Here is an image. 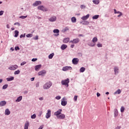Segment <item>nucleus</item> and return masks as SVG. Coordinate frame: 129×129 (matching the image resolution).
I'll list each match as a JSON object with an SVG mask.
<instances>
[{
	"label": "nucleus",
	"instance_id": "26",
	"mask_svg": "<svg viewBox=\"0 0 129 129\" xmlns=\"http://www.w3.org/2000/svg\"><path fill=\"white\" fill-rule=\"evenodd\" d=\"M121 91L120 89H118L116 92H114V94H120Z\"/></svg>",
	"mask_w": 129,
	"mask_h": 129
},
{
	"label": "nucleus",
	"instance_id": "55",
	"mask_svg": "<svg viewBox=\"0 0 129 129\" xmlns=\"http://www.w3.org/2000/svg\"><path fill=\"white\" fill-rule=\"evenodd\" d=\"M39 39V37L38 36H36L35 38H34V40H38Z\"/></svg>",
	"mask_w": 129,
	"mask_h": 129
},
{
	"label": "nucleus",
	"instance_id": "8",
	"mask_svg": "<svg viewBox=\"0 0 129 129\" xmlns=\"http://www.w3.org/2000/svg\"><path fill=\"white\" fill-rule=\"evenodd\" d=\"M72 62L74 64V65H77V64H78V62H79V59L77 58H74L72 60Z\"/></svg>",
	"mask_w": 129,
	"mask_h": 129
},
{
	"label": "nucleus",
	"instance_id": "54",
	"mask_svg": "<svg viewBox=\"0 0 129 129\" xmlns=\"http://www.w3.org/2000/svg\"><path fill=\"white\" fill-rule=\"evenodd\" d=\"M25 64H26V62H23L21 63V66H23V65H25Z\"/></svg>",
	"mask_w": 129,
	"mask_h": 129
},
{
	"label": "nucleus",
	"instance_id": "53",
	"mask_svg": "<svg viewBox=\"0 0 129 129\" xmlns=\"http://www.w3.org/2000/svg\"><path fill=\"white\" fill-rule=\"evenodd\" d=\"M16 25H18V26H20V23H19L18 22L15 23H14V26H16Z\"/></svg>",
	"mask_w": 129,
	"mask_h": 129
},
{
	"label": "nucleus",
	"instance_id": "64",
	"mask_svg": "<svg viewBox=\"0 0 129 129\" xmlns=\"http://www.w3.org/2000/svg\"><path fill=\"white\" fill-rule=\"evenodd\" d=\"M11 29H12V31H14L15 28L13 27V28H11Z\"/></svg>",
	"mask_w": 129,
	"mask_h": 129
},
{
	"label": "nucleus",
	"instance_id": "39",
	"mask_svg": "<svg viewBox=\"0 0 129 129\" xmlns=\"http://www.w3.org/2000/svg\"><path fill=\"white\" fill-rule=\"evenodd\" d=\"M78 96H75L74 98V100L75 101H77V98H78Z\"/></svg>",
	"mask_w": 129,
	"mask_h": 129
},
{
	"label": "nucleus",
	"instance_id": "44",
	"mask_svg": "<svg viewBox=\"0 0 129 129\" xmlns=\"http://www.w3.org/2000/svg\"><path fill=\"white\" fill-rule=\"evenodd\" d=\"M114 14H119L120 13V12L119 11L117 12L116 10L115 9L114 10Z\"/></svg>",
	"mask_w": 129,
	"mask_h": 129
},
{
	"label": "nucleus",
	"instance_id": "29",
	"mask_svg": "<svg viewBox=\"0 0 129 129\" xmlns=\"http://www.w3.org/2000/svg\"><path fill=\"white\" fill-rule=\"evenodd\" d=\"M72 23H76V18L73 17L71 18Z\"/></svg>",
	"mask_w": 129,
	"mask_h": 129
},
{
	"label": "nucleus",
	"instance_id": "12",
	"mask_svg": "<svg viewBox=\"0 0 129 129\" xmlns=\"http://www.w3.org/2000/svg\"><path fill=\"white\" fill-rule=\"evenodd\" d=\"M57 20V17L56 16H53L49 19L50 22H55Z\"/></svg>",
	"mask_w": 129,
	"mask_h": 129
},
{
	"label": "nucleus",
	"instance_id": "46",
	"mask_svg": "<svg viewBox=\"0 0 129 129\" xmlns=\"http://www.w3.org/2000/svg\"><path fill=\"white\" fill-rule=\"evenodd\" d=\"M25 37H26V35L25 34H22L20 36V38H25Z\"/></svg>",
	"mask_w": 129,
	"mask_h": 129
},
{
	"label": "nucleus",
	"instance_id": "41",
	"mask_svg": "<svg viewBox=\"0 0 129 129\" xmlns=\"http://www.w3.org/2000/svg\"><path fill=\"white\" fill-rule=\"evenodd\" d=\"M36 115L35 114H33L32 116H31V118L32 119H34L35 117H36Z\"/></svg>",
	"mask_w": 129,
	"mask_h": 129
},
{
	"label": "nucleus",
	"instance_id": "49",
	"mask_svg": "<svg viewBox=\"0 0 129 129\" xmlns=\"http://www.w3.org/2000/svg\"><path fill=\"white\" fill-rule=\"evenodd\" d=\"M119 14V15L117 16L118 18H119V17H121V16H122V13H121V12Z\"/></svg>",
	"mask_w": 129,
	"mask_h": 129
},
{
	"label": "nucleus",
	"instance_id": "45",
	"mask_svg": "<svg viewBox=\"0 0 129 129\" xmlns=\"http://www.w3.org/2000/svg\"><path fill=\"white\" fill-rule=\"evenodd\" d=\"M115 116H116L117 115H118V112H117V110H116L114 113Z\"/></svg>",
	"mask_w": 129,
	"mask_h": 129
},
{
	"label": "nucleus",
	"instance_id": "61",
	"mask_svg": "<svg viewBox=\"0 0 129 129\" xmlns=\"http://www.w3.org/2000/svg\"><path fill=\"white\" fill-rule=\"evenodd\" d=\"M31 81H34V80H35V78H32L31 79Z\"/></svg>",
	"mask_w": 129,
	"mask_h": 129
},
{
	"label": "nucleus",
	"instance_id": "27",
	"mask_svg": "<svg viewBox=\"0 0 129 129\" xmlns=\"http://www.w3.org/2000/svg\"><path fill=\"white\" fill-rule=\"evenodd\" d=\"M97 40H98L97 37H95L93 38L92 42L93 43H96V42H97Z\"/></svg>",
	"mask_w": 129,
	"mask_h": 129
},
{
	"label": "nucleus",
	"instance_id": "2",
	"mask_svg": "<svg viewBox=\"0 0 129 129\" xmlns=\"http://www.w3.org/2000/svg\"><path fill=\"white\" fill-rule=\"evenodd\" d=\"M52 86V83L51 82H49L46 83L44 86L43 88L44 89H49Z\"/></svg>",
	"mask_w": 129,
	"mask_h": 129
},
{
	"label": "nucleus",
	"instance_id": "42",
	"mask_svg": "<svg viewBox=\"0 0 129 129\" xmlns=\"http://www.w3.org/2000/svg\"><path fill=\"white\" fill-rule=\"evenodd\" d=\"M28 16H20V19H26V18H27Z\"/></svg>",
	"mask_w": 129,
	"mask_h": 129
},
{
	"label": "nucleus",
	"instance_id": "6",
	"mask_svg": "<svg viewBox=\"0 0 129 129\" xmlns=\"http://www.w3.org/2000/svg\"><path fill=\"white\" fill-rule=\"evenodd\" d=\"M51 117V110L48 109L47 112L46 113L45 117L46 118H49Z\"/></svg>",
	"mask_w": 129,
	"mask_h": 129
},
{
	"label": "nucleus",
	"instance_id": "33",
	"mask_svg": "<svg viewBox=\"0 0 129 129\" xmlns=\"http://www.w3.org/2000/svg\"><path fill=\"white\" fill-rule=\"evenodd\" d=\"M85 71V68L84 67H82L80 69V72L81 73H83Z\"/></svg>",
	"mask_w": 129,
	"mask_h": 129
},
{
	"label": "nucleus",
	"instance_id": "38",
	"mask_svg": "<svg viewBox=\"0 0 129 129\" xmlns=\"http://www.w3.org/2000/svg\"><path fill=\"white\" fill-rule=\"evenodd\" d=\"M8 88V84L4 85L3 87V89H7Z\"/></svg>",
	"mask_w": 129,
	"mask_h": 129
},
{
	"label": "nucleus",
	"instance_id": "1",
	"mask_svg": "<svg viewBox=\"0 0 129 129\" xmlns=\"http://www.w3.org/2000/svg\"><path fill=\"white\" fill-rule=\"evenodd\" d=\"M69 82H70L69 79H66V80H62L61 81V84H62V85H64L67 87H68Z\"/></svg>",
	"mask_w": 129,
	"mask_h": 129
},
{
	"label": "nucleus",
	"instance_id": "57",
	"mask_svg": "<svg viewBox=\"0 0 129 129\" xmlns=\"http://www.w3.org/2000/svg\"><path fill=\"white\" fill-rule=\"evenodd\" d=\"M39 83H36V87H39Z\"/></svg>",
	"mask_w": 129,
	"mask_h": 129
},
{
	"label": "nucleus",
	"instance_id": "60",
	"mask_svg": "<svg viewBox=\"0 0 129 129\" xmlns=\"http://www.w3.org/2000/svg\"><path fill=\"white\" fill-rule=\"evenodd\" d=\"M7 29H10V25L7 24Z\"/></svg>",
	"mask_w": 129,
	"mask_h": 129
},
{
	"label": "nucleus",
	"instance_id": "14",
	"mask_svg": "<svg viewBox=\"0 0 129 129\" xmlns=\"http://www.w3.org/2000/svg\"><path fill=\"white\" fill-rule=\"evenodd\" d=\"M88 18H89V14H87L86 16H83L81 19L82 20H83V21H86V20H87V19H88Z\"/></svg>",
	"mask_w": 129,
	"mask_h": 129
},
{
	"label": "nucleus",
	"instance_id": "17",
	"mask_svg": "<svg viewBox=\"0 0 129 129\" xmlns=\"http://www.w3.org/2000/svg\"><path fill=\"white\" fill-rule=\"evenodd\" d=\"M7 104V102L6 101H2L0 102V106H5Z\"/></svg>",
	"mask_w": 129,
	"mask_h": 129
},
{
	"label": "nucleus",
	"instance_id": "20",
	"mask_svg": "<svg viewBox=\"0 0 129 129\" xmlns=\"http://www.w3.org/2000/svg\"><path fill=\"white\" fill-rule=\"evenodd\" d=\"M29 123L28 121L26 122L24 126V129H28L29 127Z\"/></svg>",
	"mask_w": 129,
	"mask_h": 129
},
{
	"label": "nucleus",
	"instance_id": "35",
	"mask_svg": "<svg viewBox=\"0 0 129 129\" xmlns=\"http://www.w3.org/2000/svg\"><path fill=\"white\" fill-rule=\"evenodd\" d=\"M27 38H32L33 37V34H28L26 35Z\"/></svg>",
	"mask_w": 129,
	"mask_h": 129
},
{
	"label": "nucleus",
	"instance_id": "5",
	"mask_svg": "<svg viewBox=\"0 0 129 129\" xmlns=\"http://www.w3.org/2000/svg\"><path fill=\"white\" fill-rule=\"evenodd\" d=\"M62 71H68V70H72V67L66 66L62 68Z\"/></svg>",
	"mask_w": 129,
	"mask_h": 129
},
{
	"label": "nucleus",
	"instance_id": "36",
	"mask_svg": "<svg viewBox=\"0 0 129 129\" xmlns=\"http://www.w3.org/2000/svg\"><path fill=\"white\" fill-rule=\"evenodd\" d=\"M15 75H17L18 74H20V70H18L17 71L14 72Z\"/></svg>",
	"mask_w": 129,
	"mask_h": 129
},
{
	"label": "nucleus",
	"instance_id": "3",
	"mask_svg": "<svg viewBox=\"0 0 129 129\" xmlns=\"http://www.w3.org/2000/svg\"><path fill=\"white\" fill-rule=\"evenodd\" d=\"M37 9L38 10H40V11H42L43 12H47V11H48V9L43 6H38Z\"/></svg>",
	"mask_w": 129,
	"mask_h": 129
},
{
	"label": "nucleus",
	"instance_id": "37",
	"mask_svg": "<svg viewBox=\"0 0 129 129\" xmlns=\"http://www.w3.org/2000/svg\"><path fill=\"white\" fill-rule=\"evenodd\" d=\"M120 111L121 112H123V111H124V107L123 106L121 107Z\"/></svg>",
	"mask_w": 129,
	"mask_h": 129
},
{
	"label": "nucleus",
	"instance_id": "52",
	"mask_svg": "<svg viewBox=\"0 0 129 129\" xmlns=\"http://www.w3.org/2000/svg\"><path fill=\"white\" fill-rule=\"evenodd\" d=\"M37 58H33L32 59V62H35V61H37Z\"/></svg>",
	"mask_w": 129,
	"mask_h": 129
},
{
	"label": "nucleus",
	"instance_id": "56",
	"mask_svg": "<svg viewBox=\"0 0 129 129\" xmlns=\"http://www.w3.org/2000/svg\"><path fill=\"white\" fill-rule=\"evenodd\" d=\"M100 96V94L99 93H97V97H99Z\"/></svg>",
	"mask_w": 129,
	"mask_h": 129
},
{
	"label": "nucleus",
	"instance_id": "62",
	"mask_svg": "<svg viewBox=\"0 0 129 129\" xmlns=\"http://www.w3.org/2000/svg\"><path fill=\"white\" fill-rule=\"evenodd\" d=\"M71 48H74V44H72L71 45Z\"/></svg>",
	"mask_w": 129,
	"mask_h": 129
},
{
	"label": "nucleus",
	"instance_id": "32",
	"mask_svg": "<svg viewBox=\"0 0 129 129\" xmlns=\"http://www.w3.org/2000/svg\"><path fill=\"white\" fill-rule=\"evenodd\" d=\"M98 18H99V15H95L92 17L93 20H97Z\"/></svg>",
	"mask_w": 129,
	"mask_h": 129
},
{
	"label": "nucleus",
	"instance_id": "21",
	"mask_svg": "<svg viewBox=\"0 0 129 129\" xmlns=\"http://www.w3.org/2000/svg\"><path fill=\"white\" fill-rule=\"evenodd\" d=\"M22 99H23V96H20L16 100V102H20V101H21V100H22Z\"/></svg>",
	"mask_w": 129,
	"mask_h": 129
},
{
	"label": "nucleus",
	"instance_id": "48",
	"mask_svg": "<svg viewBox=\"0 0 129 129\" xmlns=\"http://www.w3.org/2000/svg\"><path fill=\"white\" fill-rule=\"evenodd\" d=\"M86 7L84 5L81 6V9H85Z\"/></svg>",
	"mask_w": 129,
	"mask_h": 129
},
{
	"label": "nucleus",
	"instance_id": "19",
	"mask_svg": "<svg viewBox=\"0 0 129 129\" xmlns=\"http://www.w3.org/2000/svg\"><path fill=\"white\" fill-rule=\"evenodd\" d=\"M5 114H6V115H9L11 114V111H10V110H9V109H6Z\"/></svg>",
	"mask_w": 129,
	"mask_h": 129
},
{
	"label": "nucleus",
	"instance_id": "50",
	"mask_svg": "<svg viewBox=\"0 0 129 129\" xmlns=\"http://www.w3.org/2000/svg\"><path fill=\"white\" fill-rule=\"evenodd\" d=\"M3 15H4V11H0V16H3Z\"/></svg>",
	"mask_w": 129,
	"mask_h": 129
},
{
	"label": "nucleus",
	"instance_id": "16",
	"mask_svg": "<svg viewBox=\"0 0 129 129\" xmlns=\"http://www.w3.org/2000/svg\"><path fill=\"white\" fill-rule=\"evenodd\" d=\"M69 41H70V38H66L63 39V42L65 44L68 43V42H69Z\"/></svg>",
	"mask_w": 129,
	"mask_h": 129
},
{
	"label": "nucleus",
	"instance_id": "24",
	"mask_svg": "<svg viewBox=\"0 0 129 129\" xmlns=\"http://www.w3.org/2000/svg\"><path fill=\"white\" fill-rule=\"evenodd\" d=\"M59 32H60V31L58 29H54L53 30V33H57V34L56 36H59Z\"/></svg>",
	"mask_w": 129,
	"mask_h": 129
},
{
	"label": "nucleus",
	"instance_id": "30",
	"mask_svg": "<svg viewBox=\"0 0 129 129\" xmlns=\"http://www.w3.org/2000/svg\"><path fill=\"white\" fill-rule=\"evenodd\" d=\"M14 79V77H12L11 78H7V81H13Z\"/></svg>",
	"mask_w": 129,
	"mask_h": 129
},
{
	"label": "nucleus",
	"instance_id": "22",
	"mask_svg": "<svg viewBox=\"0 0 129 129\" xmlns=\"http://www.w3.org/2000/svg\"><path fill=\"white\" fill-rule=\"evenodd\" d=\"M66 48H67V45L66 44H62L60 47V48L61 49V50H65Z\"/></svg>",
	"mask_w": 129,
	"mask_h": 129
},
{
	"label": "nucleus",
	"instance_id": "10",
	"mask_svg": "<svg viewBox=\"0 0 129 129\" xmlns=\"http://www.w3.org/2000/svg\"><path fill=\"white\" fill-rule=\"evenodd\" d=\"M57 118L59 119H64V118H65V114H60L58 116H57Z\"/></svg>",
	"mask_w": 129,
	"mask_h": 129
},
{
	"label": "nucleus",
	"instance_id": "13",
	"mask_svg": "<svg viewBox=\"0 0 129 129\" xmlns=\"http://www.w3.org/2000/svg\"><path fill=\"white\" fill-rule=\"evenodd\" d=\"M41 4L42 2H41V1H36L33 4V6L34 7H37L38 6H39V5H41Z\"/></svg>",
	"mask_w": 129,
	"mask_h": 129
},
{
	"label": "nucleus",
	"instance_id": "51",
	"mask_svg": "<svg viewBox=\"0 0 129 129\" xmlns=\"http://www.w3.org/2000/svg\"><path fill=\"white\" fill-rule=\"evenodd\" d=\"M89 46L91 47H94V46H95V44H90Z\"/></svg>",
	"mask_w": 129,
	"mask_h": 129
},
{
	"label": "nucleus",
	"instance_id": "23",
	"mask_svg": "<svg viewBox=\"0 0 129 129\" xmlns=\"http://www.w3.org/2000/svg\"><path fill=\"white\" fill-rule=\"evenodd\" d=\"M67 31H69V28L68 27H65L62 30V33H65L66 32H67Z\"/></svg>",
	"mask_w": 129,
	"mask_h": 129
},
{
	"label": "nucleus",
	"instance_id": "31",
	"mask_svg": "<svg viewBox=\"0 0 129 129\" xmlns=\"http://www.w3.org/2000/svg\"><path fill=\"white\" fill-rule=\"evenodd\" d=\"M53 57H54V53H51L48 56L49 59H52V58H53Z\"/></svg>",
	"mask_w": 129,
	"mask_h": 129
},
{
	"label": "nucleus",
	"instance_id": "25",
	"mask_svg": "<svg viewBox=\"0 0 129 129\" xmlns=\"http://www.w3.org/2000/svg\"><path fill=\"white\" fill-rule=\"evenodd\" d=\"M18 36H19V31L18 30H15L14 37H15V38H17Z\"/></svg>",
	"mask_w": 129,
	"mask_h": 129
},
{
	"label": "nucleus",
	"instance_id": "11",
	"mask_svg": "<svg viewBox=\"0 0 129 129\" xmlns=\"http://www.w3.org/2000/svg\"><path fill=\"white\" fill-rule=\"evenodd\" d=\"M61 104L62 106H65L67 104V102L65 101V98H63L61 99Z\"/></svg>",
	"mask_w": 129,
	"mask_h": 129
},
{
	"label": "nucleus",
	"instance_id": "4",
	"mask_svg": "<svg viewBox=\"0 0 129 129\" xmlns=\"http://www.w3.org/2000/svg\"><path fill=\"white\" fill-rule=\"evenodd\" d=\"M80 41V40L79 38H76L74 39L73 40L70 41V43H72L73 44H78V43H79Z\"/></svg>",
	"mask_w": 129,
	"mask_h": 129
},
{
	"label": "nucleus",
	"instance_id": "15",
	"mask_svg": "<svg viewBox=\"0 0 129 129\" xmlns=\"http://www.w3.org/2000/svg\"><path fill=\"white\" fill-rule=\"evenodd\" d=\"M43 74H46V71L43 70L38 73V76H41V75H43Z\"/></svg>",
	"mask_w": 129,
	"mask_h": 129
},
{
	"label": "nucleus",
	"instance_id": "63",
	"mask_svg": "<svg viewBox=\"0 0 129 129\" xmlns=\"http://www.w3.org/2000/svg\"><path fill=\"white\" fill-rule=\"evenodd\" d=\"M10 50H12V51H14V48H13V47H11V48H10Z\"/></svg>",
	"mask_w": 129,
	"mask_h": 129
},
{
	"label": "nucleus",
	"instance_id": "43",
	"mask_svg": "<svg viewBox=\"0 0 129 129\" xmlns=\"http://www.w3.org/2000/svg\"><path fill=\"white\" fill-rule=\"evenodd\" d=\"M56 99H57V100H59V99H61V96H57L55 97Z\"/></svg>",
	"mask_w": 129,
	"mask_h": 129
},
{
	"label": "nucleus",
	"instance_id": "40",
	"mask_svg": "<svg viewBox=\"0 0 129 129\" xmlns=\"http://www.w3.org/2000/svg\"><path fill=\"white\" fill-rule=\"evenodd\" d=\"M97 47H98V48H100L101 47H102V44H100V43H98L97 44Z\"/></svg>",
	"mask_w": 129,
	"mask_h": 129
},
{
	"label": "nucleus",
	"instance_id": "34",
	"mask_svg": "<svg viewBox=\"0 0 129 129\" xmlns=\"http://www.w3.org/2000/svg\"><path fill=\"white\" fill-rule=\"evenodd\" d=\"M115 74H117V73H118V69L117 68H115L114 69Z\"/></svg>",
	"mask_w": 129,
	"mask_h": 129
},
{
	"label": "nucleus",
	"instance_id": "9",
	"mask_svg": "<svg viewBox=\"0 0 129 129\" xmlns=\"http://www.w3.org/2000/svg\"><path fill=\"white\" fill-rule=\"evenodd\" d=\"M61 112H62V109H58V111L54 112V114L57 117L59 115L61 114Z\"/></svg>",
	"mask_w": 129,
	"mask_h": 129
},
{
	"label": "nucleus",
	"instance_id": "58",
	"mask_svg": "<svg viewBox=\"0 0 129 129\" xmlns=\"http://www.w3.org/2000/svg\"><path fill=\"white\" fill-rule=\"evenodd\" d=\"M39 100H44V98L43 97H40L39 98Z\"/></svg>",
	"mask_w": 129,
	"mask_h": 129
},
{
	"label": "nucleus",
	"instance_id": "18",
	"mask_svg": "<svg viewBox=\"0 0 129 129\" xmlns=\"http://www.w3.org/2000/svg\"><path fill=\"white\" fill-rule=\"evenodd\" d=\"M41 67H42V65L41 64H38L35 67V69L36 70V71H38V69H40V68H41Z\"/></svg>",
	"mask_w": 129,
	"mask_h": 129
},
{
	"label": "nucleus",
	"instance_id": "47",
	"mask_svg": "<svg viewBox=\"0 0 129 129\" xmlns=\"http://www.w3.org/2000/svg\"><path fill=\"white\" fill-rule=\"evenodd\" d=\"M15 49L17 51L18 50H20V47H19L18 46H16L15 47Z\"/></svg>",
	"mask_w": 129,
	"mask_h": 129
},
{
	"label": "nucleus",
	"instance_id": "7",
	"mask_svg": "<svg viewBox=\"0 0 129 129\" xmlns=\"http://www.w3.org/2000/svg\"><path fill=\"white\" fill-rule=\"evenodd\" d=\"M18 66L17 65H14V66H12L11 67H9L8 69H9V70H16V69H18Z\"/></svg>",
	"mask_w": 129,
	"mask_h": 129
},
{
	"label": "nucleus",
	"instance_id": "59",
	"mask_svg": "<svg viewBox=\"0 0 129 129\" xmlns=\"http://www.w3.org/2000/svg\"><path fill=\"white\" fill-rule=\"evenodd\" d=\"M121 127L120 126H117L115 129H120Z\"/></svg>",
	"mask_w": 129,
	"mask_h": 129
},
{
	"label": "nucleus",
	"instance_id": "28",
	"mask_svg": "<svg viewBox=\"0 0 129 129\" xmlns=\"http://www.w3.org/2000/svg\"><path fill=\"white\" fill-rule=\"evenodd\" d=\"M93 3L95 5H98V4H99V0H93Z\"/></svg>",
	"mask_w": 129,
	"mask_h": 129
}]
</instances>
